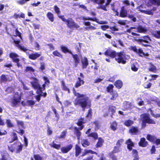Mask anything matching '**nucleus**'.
I'll use <instances>...</instances> for the list:
<instances>
[{
    "mask_svg": "<svg viewBox=\"0 0 160 160\" xmlns=\"http://www.w3.org/2000/svg\"><path fill=\"white\" fill-rule=\"evenodd\" d=\"M73 93L78 98H76L74 102L75 105H79L81 106L83 111L85 108L87 106H90L91 104V100L84 94H79L75 92L74 89H73Z\"/></svg>",
    "mask_w": 160,
    "mask_h": 160,
    "instance_id": "obj_1",
    "label": "nucleus"
},
{
    "mask_svg": "<svg viewBox=\"0 0 160 160\" xmlns=\"http://www.w3.org/2000/svg\"><path fill=\"white\" fill-rule=\"evenodd\" d=\"M148 114H145L141 115V119L142 121V127L143 128H145L146 126V123L149 124H155V121L152 119H150Z\"/></svg>",
    "mask_w": 160,
    "mask_h": 160,
    "instance_id": "obj_2",
    "label": "nucleus"
},
{
    "mask_svg": "<svg viewBox=\"0 0 160 160\" xmlns=\"http://www.w3.org/2000/svg\"><path fill=\"white\" fill-rule=\"evenodd\" d=\"M136 41L143 46L147 47L149 46L148 44L150 43L151 40L148 36H145L141 37V38L136 39Z\"/></svg>",
    "mask_w": 160,
    "mask_h": 160,
    "instance_id": "obj_3",
    "label": "nucleus"
},
{
    "mask_svg": "<svg viewBox=\"0 0 160 160\" xmlns=\"http://www.w3.org/2000/svg\"><path fill=\"white\" fill-rule=\"evenodd\" d=\"M128 57L123 52L117 53L115 57V60L118 63L125 64L126 62V60Z\"/></svg>",
    "mask_w": 160,
    "mask_h": 160,
    "instance_id": "obj_4",
    "label": "nucleus"
},
{
    "mask_svg": "<svg viewBox=\"0 0 160 160\" xmlns=\"http://www.w3.org/2000/svg\"><path fill=\"white\" fill-rule=\"evenodd\" d=\"M21 101V96L18 92L16 93L11 102L12 105L13 106H18Z\"/></svg>",
    "mask_w": 160,
    "mask_h": 160,
    "instance_id": "obj_5",
    "label": "nucleus"
},
{
    "mask_svg": "<svg viewBox=\"0 0 160 160\" xmlns=\"http://www.w3.org/2000/svg\"><path fill=\"white\" fill-rule=\"evenodd\" d=\"M80 18L81 19H82L83 20H88L95 21L96 22L100 24H106L108 23V22L106 21L99 20L96 18H92L89 17L81 16L80 17Z\"/></svg>",
    "mask_w": 160,
    "mask_h": 160,
    "instance_id": "obj_6",
    "label": "nucleus"
},
{
    "mask_svg": "<svg viewBox=\"0 0 160 160\" xmlns=\"http://www.w3.org/2000/svg\"><path fill=\"white\" fill-rule=\"evenodd\" d=\"M67 25L68 27L70 29H73L74 28L77 29L79 27V26L78 24L74 22V20L71 18L68 19Z\"/></svg>",
    "mask_w": 160,
    "mask_h": 160,
    "instance_id": "obj_7",
    "label": "nucleus"
},
{
    "mask_svg": "<svg viewBox=\"0 0 160 160\" xmlns=\"http://www.w3.org/2000/svg\"><path fill=\"white\" fill-rule=\"evenodd\" d=\"M112 0H107V2L106 3L105 5L101 4L104 2V0H95V3L99 4H100L99 8H101L105 11H107L106 6L108 5Z\"/></svg>",
    "mask_w": 160,
    "mask_h": 160,
    "instance_id": "obj_8",
    "label": "nucleus"
},
{
    "mask_svg": "<svg viewBox=\"0 0 160 160\" xmlns=\"http://www.w3.org/2000/svg\"><path fill=\"white\" fill-rule=\"evenodd\" d=\"M33 81L31 82L33 88L37 90V91H39L42 90V88L41 87L39 83L38 82V81L37 79L35 78L33 79Z\"/></svg>",
    "mask_w": 160,
    "mask_h": 160,
    "instance_id": "obj_9",
    "label": "nucleus"
},
{
    "mask_svg": "<svg viewBox=\"0 0 160 160\" xmlns=\"http://www.w3.org/2000/svg\"><path fill=\"white\" fill-rule=\"evenodd\" d=\"M83 24L86 26L84 28V29L86 30H93L96 29V28L91 25V23L89 22L84 21L83 22Z\"/></svg>",
    "mask_w": 160,
    "mask_h": 160,
    "instance_id": "obj_10",
    "label": "nucleus"
},
{
    "mask_svg": "<svg viewBox=\"0 0 160 160\" xmlns=\"http://www.w3.org/2000/svg\"><path fill=\"white\" fill-rule=\"evenodd\" d=\"M41 55V53L36 52L34 53L29 54L28 56L29 58L32 60H35Z\"/></svg>",
    "mask_w": 160,
    "mask_h": 160,
    "instance_id": "obj_11",
    "label": "nucleus"
},
{
    "mask_svg": "<svg viewBox=\"0 0 160 160\" xmlns=\"http://www.w3.org/2000/svg\"><path fill=\"white\" fill-rule=\"evenodd\" d=\"M117 53L115 51L111 50H107L105 52V55L108 56L112 58H113L116 56Z\"/></svg>",
    "mask_w": 160,
    "mask_h": 160,
    "instance_id": "obj_12",
    "label": "nucleus"
},
{
    "mask_svg": "<svg viewBox=\"0 0 160 160\" xmlns=\"http://www.w3.org/2000/svg\"><path fill=\"white\" fill-rule=\"evenodd\" d=\"M10 57L12 59L13 62H18L19 61V59L18 58V55L15 53H11Z\"/></svg>",
    "mask_w": 160,
    "mask_h": 160,
    "instance_id": "obj_13",
    "label": "nucleus"
},
{
    "mask_svg": "<svg viewBox=\"0 0 160 160\" xmlns=\"http://www.w3.org/2000/svg\"><path fill=\"white\" fill-rule=\"evenodd\" d=\"M81 63L83 68H86L88 65V63L87 58L84 57L81 59Z\"/></svg>",
    "mask_w": 160,
    "mask_h": 160,
    "instance_id": "obj_14",
    "label": "nucleus"
},
{
    "mask_svg": "<svg viewBox=\"0 0 160 160\" xmlns=\"http://www.w3.org/2000/svg\"><path fill=\"white\" fill-rule=\"evenodd\" d=\"M72 145H70L66 147H62L61 148V150L63 153H66L69 151L72 148Z\"/></svg>",
    "mask_w": 160,
    "mask_h": 160,
    "instance_id": "obj_15",
    "label": "nucleus"
},
{
    "mask_svg": "<svg viewBox=\"0 0 160 160\" xmlns=\"http://www.w3.org/2000/svg\"><path fill=\"white\" fill-rule=\"evenodd\" d=\"M136 28L137 30V32L139 33H145L147 31V29L146 28L141 26H138L137 28Z\"/></svg>",
    "mask_w": 160,
    "mask_h": 160,
    "instance_id": "obj_16",
    "label": "nucleus"
},
{
    "mask_svg": "<svg viewBox=\"0 0 160 160\" xmlns=\"http://www.w3.org/2000/svg\"><path fill=\"white\" fill-rule=\"evenodd\" d=\"M15 144V151L16 150L17 153L19 152L22 150V146H21V144L19 142H17Z\"/></svg>",
    "mask_w": 160,
    "mask_h": 160,
    "instance_id": "obj_17",
    "label": "nucleus"
},
{
    "mask_svg": "<svg viewBox=\"0 0 160 160\" xmlns=\"http://www.w3.org/2000/svg\"><path fill=\"white\" fill-rule=\"evenodd\" d=\"M127 15V10L125 9L124 7H122L120 13V16L121 17H126Z\"/></svg>",
    "mask_w": 160,
    "mask_h": 160,
    "instance_id": "obj_18",
    "label": "nucleus"
},
{
    "mask_svg": "<svg viewBox=\"0 0 160 160\" xmlns=\"http://www.w3.org/2000/svg\"><path fill=\"white\" fill-rule=\"evenodd\" d=\"M139 144L140 146L145 147L147 145L148 142L146 141L145 139L144 138H142L141 139Z\"/></svg>",
    "mask_w": 160,
    "mask_h": 160,
    "instance_id": "obj_19",
    "label": "nucleus"
},
{
    "mask_svg": "<svg viewBox=\"0 0 160 160\" xmlns=\"http://www.w3.org/2000/svg\"><path fill=\"white\" fill-rule=\"evenodd\" d=\"M156 10V8H154L151 10L148 9L146 10H144V11H142L143 13L149 15H152L154 14L153 11H155Z\"/></svg>",
    "mask_w": 160,
    "mask_h": 160,
    "instance_id": "obj_20",
    "label": "nucleus"
},
{
    "mask_svg": "<svg viewBox=\"0 0 160 160\" xmlns=\"http://www.w3.org/2000/svg\"><path fill=\"white\" fill-rule=\"evenodd\" d=\"M73 58H74V62L76 66L78 65V63L80 62V59L78 56L77 54H73L72 53L71 54Z\"/></svg>",
    "mask_w": 160,
    "mask_h": 160,
    "instance_id": "obj_21",
    "label": "nucleus"
},
{
    "mask_svg": "<svg viewBox=\"0 0 160 160\" xmlns=\"http://www.w3.org/2000/svg\"><path fill=\"white\" fill-rule=\"evenodd\" d=\"M127 144V148L129 150H131L132 149V147L133 146V144L131 141L130 139H128L126 142Z\"/></svg>",
    "mask_w": 160,
    "mask_h": 160,
    "instance_id": "obj_22",
    "label": "nucleus"
},
{
    "mask_svg": "<svg viewBox=\"0 0 160 160\" xmlns=\"http://www.w3.org/2000/svg\"><path fill=\"white\" fill-rule=\"evenodd\" d=\"M78 81H77L75 85V87L76 88L81 86V85L83 84L84 82V81L83 80H81L80 78H78Z\"/></svg>",
    "mask_w": 160,
    "mask_h": 160,
    "instance_id": "obj_23",
    "label": "nucleus"
},
{
    "mask_svg": "<svg viewBox=\"0 0 160 160\" xmlns=\"http://www.w3.org/2000/svg\"><path fill=\"white\" fill-rule=\"evenodd\" d=\"M14 42L15 43L17 44V47L18 48H19L22 50L24 52H26L27 50V49L25 48L24 47L21 46V45L18 44V43H19V42L18 41H14Z\"/></svg>",
    "mask_w": 160,
    "mask_h": 160,
    "instance_id": "obj_24",
    "label": "nucleus"
},
{
    "mask_svg": "<svg viewBox=\"0 0 160 160\" xmlns=\"http://www.w3.org/2000/svg\"><path fill=\"white\" fill-rule=\"evenodd\" d=\"M152 35L157 38H160V31H153L152 32Z\"/></svg>",
    "mask_w": 160,
    "mask_h": 160,
    "instance_id": "obj_25",
    "label": "nucleus"
},
{
    "mask_svg": "<svg viewBox=\"0 0 160 160\" xmlns=\"http://www.w3.org/2000/svg\"><path fill=\"white\" fill-rule=\"evenodd\" d=\"M1 82H5L8 81H9L10 79L9 78V77L8 76H5L4 75H2L1 76Z\"/></svg>",
    "mask_w": 160,
    "mask_h": 160,
    "instance_id": "obj_26",
    "label": "nucleus"
},
{
    "mask_svg": "<svg viewBox=\"0 0 160 160\" xmlns=\"http://www.w3.org/2000/svg\"><path fill=\"white\" fill-rule=\"evenodd\" d=\"M130 132L133 134H136L138 131V129L137 127H132L130 129Z\"/></svg>",
    "mask_w": 160,
    "mask_h": 160,
    "instance_id": "obj_27",
    "label": "nucleus"
},
{
    "mask_svg": "<svg viewBox=\"0 0 160 160\" xmlns=\"http://www.w3.org/2000/svg\"><path fill=\"white\" fill-rule=\"evenodd\" d=\"M114 85L118 88H121L122 86V83L120 80H117L114 83Z\"/></svg>",
    "mask_w": 160,
    "mask_h": 160,
    "instance_id": "obj_28",
    "label": "nucleus"
},
{
    "mask_svg": "<svg viewBox=\"0 0 160 160\" xmlns=\"http://www.w3.org/2000/svg\"><path fill=\"white\" fill-rule=\"evenodd\" d=\"M47 16L51 22H53L54 20V16L52 13L51 12H48L47 14Z\"/></svg>",
    "mask_w": 160,
    "mask_h": 160,
    "instance_id": "obj_29",
    "label": "nucleus"
},
{
    "mask_svg": "<svg viewBox=\"0 0 160 160\" xmlns=\"http://www.w3.org/2000/svg\"><path fill=\"white\" fill-rule=\"evenodd\" d=\"M147 138L148 140L151 142H154L156 139L155 136H152L151 135H147Z\"/></svg>",
    "mask_w": 160,
    "mask_h": 160,
    "instance_id": "obj_30",
    "label": "nucleus"
},
{
    "mask_svg": "<svg viewBox=\"0 0 160 160\" xmlns=\"http://www.w3.org/2000/svg\"><path fill=\"white\" fill-rule=\"evenodd\" d=\"M137 52L136 53H138L139 56L143 57L145 56H148V54H145L143 52L142 50L141 49H139L138 50Z\"/></svg>",
    "mask_w": 160,
    "mask_h": 160,
    "instance_id": "obj_31",
    "label": "nucleus"
},
{
    "mask_svg": "<svg viewBox=\"0 0 160 160\" xmlns=\"http://www.w3.org/2000/svg\"><path fill=\"white\" fill-rule=\"evenodd\" d=\"M61 48L62 51L66 53L68 52L70 54H72V52L71 51L69 50L66 47L63 46H62Z\"/></svg>",
    "mask_w": 160,
    "mask_h": 160,
    "instance_id": "obj_32",
    "label": "nucleus"
},
{
    "mask_svg": "<svg viewBox=\"0 0 160 160\" xmlns=\"http://www.w3.org/2000/svg\"><path fill=\"white\" fill-rule=\"evenodd\" d=\"M75 149H76V156L77 157L80 153V152H81V149L78 145H76Z\"/></svg>",
    "mask_w": 160,
    "mask_h": 160,
    "instance_id": "obj_33",
    "label": "nucleus"
},
{
    "mask_svg": "<svg viewBox=\"0 0 160 160\" xmlns=\"http://www.w3.org/2000/svg\"><path fill=\"white\" fill-rule=\"evenodd\" d=\"M74 133L76 135L78 139H79L80 136L81 135V132L79 131L78 128L77 127L74 128Z\"/></svg>",
    "mask_w": 160,
    "mask_h": 160,
    "instance_id": "obj_34",
    "label": "nucleus"
},
{
    "mask_svg": "<svg viewBox=\"0 0 160 160\" xmlns=\"http://www.w3.org/2000/svg\"><path fill=\"white\" fill-rule=\"evenodd\" d=\"M117 124L116 122H112L110 128L113 131L117 129Z\"/></svg>",
    "mask_w": 160,
    "mask_h": 160,
    "instance_id": "obj_35",
    "label": "nucleus"
},
{
    "mask_svg": "<svg viewBox=\"0 0 160 160\" xmlns=\"http://www.w3.org/2000/svg\"><path fill=\"white\" fill-rule=\"evenodd\" d=\"M103 140L101 138H99L98 139V141L96 145V147L98 148L101 147L102 145L103 142Z\"/></svg>",
    "mask_w": 160,
    "mask_h": 160,
    "instance_id": "obj_36",
    "label": "nucleus"
},
{
    "mask_svg": "<svg viewBox=\"0 0 160 160\" xmlns=\"http://www.w3.org/2000/svg\"><path fill=\"white\" fill-rule=\"evenodd\" d=\"M82 144L84 147H86L90 144V142L86 139H83L82 142Z\"/></svg>",
    "mask_w": 160,
    "mask_h": 160,
    "instance_id": "obj_37",
    "label": "nucleus"
},
{
    "mask_svg": "<svg viewBox=\"0 0 160 160\" xmlns=\"http://www.w3.org/2000/svg\"><path fill=\"white\" fill-rule=\"evenodd\" d=\"M149 1L152 4L160 5V0H149Z\"/></svg>",
    "mask_w": 160,
    "mask_h": 160,
    "instance_id": "obj_38",
    "label": "nucleus"
},
{
    "mask_svg": "<svg viewBox=\"0 0 160 160\" xmlns=\"http://www.w3.org/2000/svg\"><path fill=\"white\" fill-rule=\"evenodd\" d=\"M133 121L130 120H126L124 122V124L127 126H129L133 124Z\"/></svg>",
    "mask_w": 160,
    "mask_h": 160,
    "instance_id": "obj_39",
    "label": "nucleus"
},
{
    "mask_svg": "<svg viewBox=\"0 0 160 160\" xmlns=\"http://www.w3.org/2000/svg\"><path fill=\"white\" fill-rule=\"evenodd\" d=\"M44 90L43 88H42V90H40L39 91H37V94H40L41 96H43L44 97H46L47 95V93L46 92L45 93H43L42 92V91Z\"/></svg>",
    "mask_w": 160,
    "mask_h": 160,
    "instance_id": "obj_40",
    "label": "nucleus"
},
{
    "mask_svg": "<svg viewBox=\"0 0 160 160\" xmlns=\"http://www.w3.org/2000/svg\"><path fill=\"white\" fill-rule=\"evenodd\" d=\"M86 122V121L83 118H81L78 120L77 124L79 126L82 125Z\"/></svg>",
    "mask_w": 160,
    "mask_h": 160,
    "instance_id": "obj_41",
    "label": "nucleus"
},
{
    "mask_svg": "<svg viewBox=\"0 0 160 160\" xmlns=\"http://www.w3.org/2000/svg\"><path fill=\"white\" fill-rule=\"evenodd\" d=\"M61 82L62 89L65 91L67 90L68 91V93H69V90L65 85L64 82L63 81H62Z\"/></svg>",
    "mask_w": 160,
    "mask_h": 160,
    "instance_id": "obj_42",
    "label": "nucleus"
},
{
    "mask_svg": "<svg viewBox=\"0 0 160 160\" xmlns=\"http://www.w3.org/2000/svg\"><path fill=\"white\" fill-rule=\"evenodd\" d=\"M34 69L32 67H26L25 71L27 72H34Z\"/></svg>",
    "mask_w": 160,
    "mask_h": 160,
    "instance_id": "obj_43",
    "label": "nucleus"
},
{
    "mask_svg": "<svg viewBox=\"0 0 160 160\" xmlns=\"http://www.w3.org/2000/svg\"><path fill=\"white\" fill-rule=\"evenodd\" d=\"M26 104L29 106H32L35 104V102L32 100H29L27 101Z\"/></svg>",
    "mask_w": 160,
    "mask_h": 160,
    "instance_id": "obj_44",
    "label": "nucleus"
},
{
    "mask_svg": "<svg viewBox=\"0 0 160 160\" xmlns=\"http://www.w3.org/2000/svg\"><path fill=\"white\" fill-rule=\"evenodd\" d=\"M120 147L116 145V146L114 147V149L112 151V152L113 153H116L120 152Z\"/></svg>",
    "mask_w": 160,
    "mask_h": 160,
    "instance_id": "obj_45",
    "label": "nucleus"
},
{
    "mask_svg": "<svg viewBox=\"0 0 160 160\" xmlns=\"http://www.w3.org/2000/svg\"><path fill=\"white\" fill-rule=\"evenodd\" d=\"M50 146L51 147H53L54 148L57 149H59L60 148V145L59 144H57L54 142L52 144H50Z\"/></svg>",
    "mask_w": 160,
    "mask_h": 160,
    "instance_id": "obj_46",
    "label": "nucleus"
},
{
    "mask_svg": "<svg viewBox=\"0 0 160 160\" xmlns=\"http://www.w3.org/2000/svg\"><path fill=\"white\" fill-rule=\"evenodd\" d=\"M88 136L92 137L94 139H96L98 138V134L96 133H92L89 134Z\"/></svg>",
    "mask_w": 160,
    "mask_h": 160,
    "instance_id": "obj_47",
    "label": "nucleus"
},
{
    "mask_svg": "<svg viewBox=\"0 0 160 160\" xmlns=\"http://www.w3.org/2000/svg\"><path fill=\"white\" fill-rule=\"evenodd\" d=\"M113 86L112 84H110L107 88V91L108 92H111L113 88Z\"/></svg>",
    "mask_w": 160,
    "mask_h": 160,
    "instance_id": "obj_48",
    "label": "nucleus"
},
{
    "mask_svg": "<svg viewBox=\"0 0 160 160\" xmlns=\"http://www.w3.org/2000/svg\"><path fill=\"white\" fill-rule=\"evenodd\" d=\"M43 79L45 81V83L42 85V88H43V90H44L45 88V84H49V82L47 78L44 77H43Z\"/></svg>",
    "mask_w": 160,
    "mask_h": 160,
    "instance_id": "obj_49",
    "label": "nucleus"
},
{
    "mask_svg": "<svg viewBox=\"0 0 160 160\" xmlns=\"http://www.w3.org/2000/svg\"><path fill=\"white\" fill-rule=\"evenodd\" d=\"M15 144H14L10 146H8V148L9 150L12 152H13L14 151H15Z\"/></svg>",
    "mask_w": 160,
    "mask_h": 160,
    "instance_id": "obj_50",
    "label": "nucleus"
},
{
    "mask_svg": "<svg viewBox=\"0 0 160 160\" xmlns=\"http://www.w3.org/2000/svg\"><path fill=\"white\" fill-rule=\"evenodd\" d=\"M6 123L8 127H11L13 126V125L12 123L11 120L9 119L7 120Z\"/></svg>",
    "mask_w": 160,
    "mask_h": 160,
    "instance_id": "obj_51",
    "label": "nucleus"
},
{
    "mask_svg": "<svg viewBox=\"0 0 160 160\" xmlns=\"http://www.w3.org/2000/svg\"><path fill=\"white\" fill-rule=\"evenodd\" d=\"M53 54L55 56L59 57H62V55L57 51H55L53 52Z\"/></svg>",
    "mask_w": 160,
    "mask_h": 160,
    "instance_id": "obj_52",
    "label": "nucleus"
},
{
    "mask_svg": "<svg viewBox=\"0 0 160 160\" xmlns=\"http://www.w3.org/2000/svg\"><path fill=\"white\" fill-rule=\"evenodd\" d=\"M34 158L35 160H44L43 158L41 157L39 155H34Z\"/></svg>",
    "mask_w": 160,
    "mask_h": 160,
    "instance_id": "obj_53",
    "label": "nucleus"
},
{
    "mask_svg": "<svg viewBox=\"0 0 160 160\" xmlns=\"http://www.w3.org/2000/svg\"><path fill=\"white\" fill-rule=\"evenodd\" d=\"M123 142V139H119L118 141V142L116 143V145H117L118 147H120L121 144Z\"/></svg>",
    "mask_w": 160,
    "mask_h": 160,
    "instance_id": "obj_54",
    "label": "nucleus"
},
{
    "mask_svg": "<svg viewBox=\"0 0 160 160\" xmlns=\"http://www.w3.org/2000/svg\"><path fill=\"white\" fill-rule=\"evenodd\" d=\"M54 9L55 12L58 14V16L59 15V14L60 13V11L59 8L57 6H55Z\"/></svg>",
    "mask_w": 160,
    "mask_h": 160,
    "instance_id": "obj_55",
    "label": "nucleus"
},
{
    "mask_svg": "<svg viewBox=\"0 0 160 160\" xmlns=\"http://www.w3.org/2000/svg\"><path fill=\"white\" fill-rule=\"evenodd\" d=\"M150 114L153 117H154L156 118H158L160 117V114H154L153 113L152 111L151 110H150Z\"/></svg>",
    "mask_w": 160,
    "mask_h": 160,
    "instance_id": "obj_56",
    "label": "nucleus"
},
{
    "mask_svg": "<svg viewBox=\"0 0 160 160\" xmlns=\"http://www.w3.org/2000/svg\"><path fill=\"white\" fill-rule=\"evenodd\" d=\"M154 142L156 145L157 146V147H159V145L160 146V139L156 138Z\"/></svg>",
    "mask_w": 160,
    "mask_h": 160,
    "instance_id": "obj_57",
    "label": "nucleus"
},
{
    "mask_svg": "<svg viewBox=\"0 0 160 160\" xmlns=\"http://www.w3.org/2000/svg\"><path fill=\"white\" fill-rule=\"evenodd\" d=\"M126 21L125 20H119L118 21V22L121 25H125L126 24Z\"/></svg>",
    "mask_w": 160,
    "mask_h": 160,
    "instance_id": "obj_58",
    "label": "nucleus"
},
{
    "mask_svg": "<svg viewBox=\"0 0 160 160\" xmlns=\"http://www.w3.org/2000/svg\"><path fill=\"white\" fill-rule=\"evenodd\" d=\"M5 91L8 93H10L13 91V89L12 87H9L6 89Z\"/></svg>",
    "mask_w": 160,
    "mask_h": 160,
    "instance_id": "obj_59",
    "label": "nucleus"
},
{
    "mask_svg": "<svg viewBox=\"0 0 160 160\" xmlns=\"http://www.w3.org/2000/svg\"><path fill=\"white\" fill-rule=\"evenodd\" d=\"M92 116V110L90 109L88 111V114L87 116V117L88 118V119H90L91 118Z\"/></svg>",
    "mask_w": 160,
    "mask_h": 160,
    "instance_id": "obj_60",
    "label": "nucleus"
},
{
    "mask_svg": "<svg viewBox=\"0 0 160 160\" xmlns=\"http://www.w3.org/2000/svg\"><path fill=\"white\" fill-rule=\"evenodd\" d=\"M85 154L91 153L92 154H95L96 155L97 154V153L91 150H85Z\"/></svg>",
    "mask_w": 160,
    "mask_h": 160,
    "instance_id": "obj_61",
    "label": "nucleus"
},
{
    "mask_svg": "<svg viewBox=\"0 0 160 160\" xmlns=\"http://www.w3.org/2000/svg\"><path fill=\"white\" fill-rule=\"evenodd\" d=\"M149 71L153 72H155L156 71V68L155 66L154 65H151L150 68L149 69Z\"/></svg>",
    "mask_w": 160,
    "mask_h": 160,
    "instance_id": "obj_62",
    "label": "nucleus"
},
{
    "mask_svg": "<svg viewBox=\"0 0 160 160\" xmlns=\"http://www.w3.org/2000/svg\"><path fill=\"white\" fill-rule=\"evenodd\" d=\"M12 136H13L12 140L13 141L17 140L18 139V137L16 133L13 132L12 134Z\"/></svg>",
    "mask_w": 160,
    "mask_h": 160,
    "instance_id": "obj_63",
    "label": "nucleus"
},
{
    "mask_svg": "<svg viewBox=\"0 0 160 160\" xmlns=\"http://www.w3.org/2000/svg\"><path fill=\"white\" fill-rule=\"evenodd\" d=\"M130 49L133 50L136 53L138 52V49H137L136 46H131L130 48Z\"/></svg>",
    "mask_w": 160,
    "mask_h": 160,
    "instance_id": "obj_64",
    "label": "nucleus"
}]
</instances>
